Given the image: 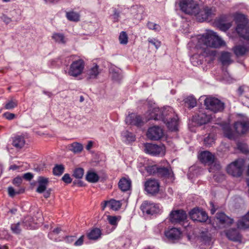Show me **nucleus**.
<instances>
[{
  "mask_svg": "<svg viewBox=\"0 0 249 249\" xmlns=\"http://www.w3.org/2000/svg\"><path fill=\"white\" fill-rule=\"evenodd\" d=\"M85 68V62L82 59L73 61L70 65L68 74L70 76L76 77L80 75Z\"/></svg>",
  "mask_w": 249,
  "mask_h": 249,
  "instance_id": "423d86ee",
  "label": "nucleus"
},
{
  "mask_svg": "<svg viewBox=\"0 0 249 249\" xmlns=\"http://www.w3.org/2000/svg\"><path fill=\"white\" fill-rule=\"evenodd\" d=\"M233 50L235 54L238 56L245 54L248 51L246 47L241 45L236 46Z\"/></svg>",
  "mask_w": 249,
  "mask_h": 249,
  "instance_id": "f704fd0d",
  "label": "nucleus"
},
{
  "mask_svg": "<svg viewBox=\"0 0 249 249\" xmlns=\"http://www.w3.org/2000/svg\"><path fill=\"white\" fill-rule=\"evenodd\" d=\"M196 17V19L199 22H203L207 19L208 18H204L205 16H207L206 13L204 12V8L200 10L199 9V10L198 12H197L196 14H194V15Z\"/></svg>",
  "mask_w": 249,
  "mask_h": 249,
  "instance_id": "ea45409f",
  "label": "nucleus"
},
{
  "mask_svg": "<svg viewBox=\"0 0 249 249\" xmlns=\"http://www.w3.org/2000/svg\"><path fill=\"white\" fill-rule=\"evenodd\" d=\"M62 179L64 182L67 183H70L71 182V179L68 174H65Z\"/></svg>",
  "mask_w": 249,
  "mask_h": 249,
  "instance_id": "0e129e2a",
  "label": "nucleus"
},
{
  "mask_svg": "<svg viewBox=\"0 0 249 249\" xmlns=\"http://www.w3.org/2000/svg\"><path fill=\"white\" fill-rule=\"evenodd\" d=\"M4 117L8 120H12L15 117V115L14 113L10 112H6L4 114Z\"/></svg>",
  "mask_w": 249,
  "mask_h": 249,
  "instance_id": "338daca9",
  "label": "nucleus"
},
{
  "mask_svg": "<svg viewBox=\"0 0 249 249\" xmlns=\"http://www.w3.org/2000/svg\"><path fill=\"white\" fill-rule=\"evenodd\" d=\"M147 26L149 29L156 32L159 31L160 30V25L152 22H148Z\"/></svg>",
  "mask_w": 249,
  "mask_h": 249,
  "instance_id": "5fc2aeb1",
  "label": "nucleus"
},
{
  "mask_svg": "<svg viewBox=\"0 0 249 249\" xmlns=\"http://www.w3.org/2000/svg\"><path fill=\"white\" fill-rule=\"evenodd\" d=\"M25 144V141L23 137L18 136L13 139V145L17 148H22Z\"/></svg>",
  "mask_w": 249,
  "mask_h": 249,
  "instance_id": "c85d7f7f",
  "label": "nucleus"
},
{
  "mask_svg": "<svg viewBox=\"0 0 249 249\" xmlns=\"http://www.w3.org/2000/svg\"><path fill=\"white\" fill-rule=\"evenodd\" d=\"M37 182L38 186L36 191L38 193H43L47 189L49 183V178L43 177H39Z\"/></svg>",
  "mask_w": 249,
  "mask_h": 249,
  "instance_id": "412c9836",
  "label": "nucleus"
},
{
  "mask_svg": "<svg viewBox=\"0 0 249 249\" xmlns=\"http://www.w3.org/2000/svg\"><path fill=\"white\" fill-rule=\"evenodd\" d=\"M107 219L110 224L116 226H117L120 218L116 216L108 215L107 216Z\"/></svg>",
  "mask_w": 249,
  "mask_h": 249,
  "instance_id": "603ef678",
  "label": "nucleus"
},
{
  "mask_svg": "<svg viewBox=\"0 0 249 249\" xmlns=\"http://www.w3.org/2000/svg\"><path fill=\"white\" fill-rule=\"evenodd\" d=\"M18 105V101L16 100H11L8 101L5 105V108L6 109H12Z\"/></svg>",
  "mask_w": 249,
  "mask_h": 249,
  "instance_id": "09e8293b",
  "label": "nucleus"
},
{
  "mask_svg": "<svg viewBox=\"0 0 249 249\" xmlns=\"http://www.w3.org/2000/svg\"><path fill=\"white\" fill-rule=\"evenodd\" d=\"M187 218V214L182 210L172 211L170 214L169 219L174 224L178 223L185 220Z\"/></svg>",
  "mask_w": 249,
  "mask_h": 249,
  "instance_id": "f8f14e48",
  "label": "nucleus"
},
{
  "mask_svg": "<svg viewBox=\"0 0 249 249\" xmlns=\"http://www.w3.org/2000/svg\"><path fill=\"white\" fill-rule=\"evenodd\" d=\"M235 18L238 23L236 28V31L237 34L243 38L249 40V26L247 25V18L245 15L236 13L235 15Z\"/></svg>",
  "mask_w": 249,
  "mask_h": 249,
  "instance_id": "7ed1b4c3",
  "label": "nucleus"
},
{
  "mask_svg": "<svg viewBox=\"0 0 249 249\" xmlns=\"http://www.w3.org/2000/svg\"><path fill=\"white\" fill-rule=\"evenodd\" d=\"M146 191L149 194H155L159 191L160 184L156 179H149L144 184Z\"/></svg>",
  "mask_w": 249,
  "mask_h": 249,
  "instance_id": "2eb2a0df",
  "label": "nucleus"
},
{
  "mask_svg": "<svg viewBox=\"0 0 249 249\" xmlns=\"http://www.w3.org/2000/svg\"><path fill=\"white\" fill-rule=\"evenodd\" d=\"M159 166L157 165H153L145 167V170L149 175H155L157 176Z\"/></svg>",
  "mask_w": 249,
  "mask_h": 249,
  "instance_id": "c03bdc74",
  "label": "nucleus"
},
{
  "mask_svg": "<svg viewBox=\"0 0 249 249\" xmlns=\"http://www.w3.org/2000/svg\"><path fill=\"white\" fill-rule=\"evenodd\" d=\"M20 223L18 222L16 224H13L11 226V229L13 233L15 234H19L21 231L20 227Z\"/></svg>",
  "mask_w": 249,
  "mask_h": 249,
  "instance_id": "864d4df0",
  "label": "nucleus"
},
{
  "mask_svg": "<svg viewBox=\"0 0 249 249\" xmlns=\"http://www.w3.org/2000/svg\"><path fill=\"white\" fill-rule=\"evenodd\" d=\"M1 19L2 21L5 22L6 24H9L12 21V19L11 18H9L6 15H3L1 17Z\"/></svg>",
  "mask_w": 249,
  "mask_h": 249,
  "instance_id": "774afa93",
  "label": "nucleus"
},
{
  "mask_svg": "<svg viewBox=\"0 0 249 249\" xmlns=\"http://www.w3.org/2000/svg\"><path fill=\"white\" fill-rule=\"evenodd\" d=\"M190 216L193 221L204 222L208 219V216L205 212L201 209L195 208L190 212Z\"/></svg>",
  "mask_w": 249,
  "mask_h": 249,
  "instance_id": "1a4fd4ad",
  "label": "nucleus"
},
{
  "mask_svg": "<svg viewBox=\"0 0 249 249\" xmlns=\"http://www.w3.org/2000/svg\"><path fill=\"white\" fill-rule=\"evenodd\" d=\"M114 22H118L120 18V13L116 9L114 10V14L112 16Z\"/></svg>",
  "mask_w": 249,
  "mask_h": 249,
  "instance_id": "e2e57ef3",
  "label": "nucleus"
},
{
  "mask_svg": "<svg viewBox=\"0 0 249 249\" xmlns=\"http://www.w3.org/2000/svg\"><path fill=\"white\" fill-rule=\"evenodd\" d=\"M110 73L112 78L115 80H119L122 77L120 70L117 68H110Z\"/></svg>",
  "mask_w": 249,
  "mask_h": 249,
  "instance_id": "2f4dec72",
  "label": "nucleus"
},
{
  "mask_svg": "<svg viewBox=\"0 0 249 249\" xmlns=\"http://www.w3.org/2000/svg\"><path fill=\"white\" fill-rule=\"evenodd\" d=\"M231 22L221 23L219 24L218 27L220 30L226 31L231 26Z\"/></svg>",
  "mask_w": 249,
  "mask_h": 249,
  "instance_id": "4d7b16f0",
  "label": "nucleus"
},
{
  "mask_svg": "<svg viewBox=\"0 0 249 249\" xmlns=\"http://www.w3.org/2000/svg\"><path fill=\"white\" fill-rule=\"evenodd\" d=\"M144 151L149 154L157 156L164 154V148L156 144L147 143L145 145Z\"/></svg>",
  "mask_w": 249,
  "mask_h": 249,
  "instance_id": "ddd939ff",
  "label": "nucleus"
},
{
  "mask_svg": "<svg viewBox=\"0 0 249 249\" xmlns=\"http://www.w3.org/2000/svg\"><path fill=\"white\" fill-rule=\"evenodd\" d=\"M204 12L206 13L207 16H205L204 18H211L213 17L216 14V10L215 7H204Z\"/></svg>",
  "mask_w": 249,
  "mask_h": 249,
  "instance_id": "72a5a7b5",
  "label": "nucleus"
},
{
  "mask_svg": "<svg viewBox=\"0 0 249 249\" xmlns=\"http://www.w3.org/2000/svg\"><path fill=\"white\" fill-rule=\"evenodd\" d=\"M33 178V175L31 173H27L23 175V178L25 179L30 181Z\"/></svg>",
  "mask_w": 249,
  "mask_h": 249,
  "instance_id": "69168bd1",
  "label": "nucleus"
},
{
  "mask_svg": "<svg viewBox=\"0 0 249 249\" xmlns=\"http://www.w3.org/2000/svg\"><path fill=\"white\" fill-rule=\"evenodd\" d=\"M52 38L55 42L60 44H65L66 42V39L63 34L59 33L53 34Z\"/></svg>",
  "mask_w": 249,
  "mask_h": 249,
  "instance_id": "4c0bfd02",
  "label": "nucleus"
},
{
  "mask_svg": "<svg viewBox=\"0 0 249 249\" xmlns=\"http://www.w3.org/2000/svg\"><path fill=\"white\" fill-rule=\"evenodd\" d=\"M237 148L242 152L247 153L249 152V147L247 144L243 142H238L237 144Z\"/></svg>",
  "mask_w": 249,
  "mask_h": 249,
  "instance_id": "3c124183",
  "label": "nucleus"
},
{
  "mask_svg": "<svg viewBox=\"0 0 249 249\" xmlns=\"http://www.w3.org/2000/svg\"><path fill=\"white\" fill-rule=\"evenodd\" d=\"M204 104L207 109H209L214 112L222 111L224 108V104L217 98L209 97L204 101Z\"/></svg>",
  "mask_w": 249,
  "mask_h": 249,
  "instance_id": "39448f33",
  "label": "nucleus"
},
{
  "mask_svg": "<svg viewBox=\"0 0 249 249\" xmlns=\"http://www.w3.org/2000/svg\"><path fill=\"white\" fill-rule=\"evenodd\" d=\"M120 43L122 44H126L128 42V36L125 32H121L119 37Z\"/></svg>",
  "mask_w": 249,
  "mask_h": 249,
  "instance_id": "de8ad7c7",
  "label": "nucleus"
},
{
  "mask_svg": "<svg viewBox=\"0 0 249 249\" xmlns=\"http://www.w3.org/2000/svg\"><path fill=\"white\" fill-rule=\"evenodd\" d=\"M131 11L132 13L134 14V16H135L136 15L142 14L143 10L142 6L137 5L132 8Z\"/></svg>",
  "mask_w": 249,
  "mask_h": 249,
  "instance_id": "6e6d98bb",
  "label": "nucleus"
},
{
  "mask_svg": "<svg viewBox=\"0 0 249 249\" xmlns=\"http://www.w3.org/2000/svg\"><path fill=\"white\" fill-rule=\"evenodd\" d=\"M224 134L225 137L229 139H233L235 138V134L232 131L229 126L224 127Z\"/></svg>",
  "mask_w": 249,
  "mask_h": 249,
  "instance_id": "37998d69",
  "label": "nucleus"
},
{
  "mask_svg": "<svg viewBox=\"0 0 249 249\" xmlns=\"http://www.w3.org/2000/svg\"><path fill=\"white\" fill-rule=\"evenodd\" d=\"M121 203L120 201H117L114 199L109 200V207L113 210H118L121 207Z\"/></svg>",
  "mask_w": 249,
  "mask_h": 249,
  "instance_id": "79ce46f5",
  "label": "nucleus"
},
{
  "mask_svg": "<svg viewBox=\"0 0 249 249\" xmlns=\"http://www.w3.org/2000/svg\"><path fill=\"white\" fill-rule=\"evenodd\" d=\"M131 182L130 179L125 178H121L119 183V188L123 192L127 191L129 190L131 187Z\"/></svg>",
  "mask_w": 249,
  "mask_h": 249,
  "instance_id": "b1692460",
  "label": "nucleus"
},
{
  "mask_svg": "<svg viewBox=\"0 0 249 249\" xmlns=\"http://www.w3.org/2000/svg\"><path fill=\"white\" fill-rule=\"evenodd\" d=\"M141 209L143 213H145L148 214L157 213L160 211V207L158 204L147 201H145L142 203Z\"/></svg>",
  "mask_w": 249,
  "mask_h": 249,
  "instance_id": "6e6552de",
  "label": "nucleus"
},
{
  "mask_svg": "<svg viewBox=\"0 0 249 249\" xmlns=\"http://www.w3.org/2000/svg\"><path fill=\"white\" fill-rule=\"evenodd\" d=\"M125 123L127 124L141 126L143 121L141 117L136 113H130L125 118Z\"/></svg>",
  "mask_w": 249,
  "mask_h": 249,
  "instance_id": "a211bd4d",
  "label": "nucleus"
},
{
  "mask_svg": "<svg viewBox=\"0 0 249 249\" xmlns=\"http://www.w3.org/2000/svg\"><path fill=\"white\" fill-rule=\"evenodd\" d=\"M226 237L231 241L241 242L242 235L238 230L235 228H231L225 231Z\"/></svg>",
  "mask_w": 249,
  "mask_h": 249,
  "instance_id": "dca6fc26",
  "label": "nucleus"
},
{
  "mask_svg": "<svg viewBox=\"0 0 249 249\" xmlns=\"http://www.w3.org/2000/svg\"><path fill=\"white\" fill-rule=\"evenodd\" d=\"M237 225L239 229H244L249 228V211L238 221Z\"/></svg>",
  "mask_w": 249,
  "mask_h": 249,
  "instance_id": "a878e982",
  "label": "nucleus"
},
{
  "mask_svg": "<svg viewBox=\"0 0 249 249\" xmlns=\"http://www.w3.org/2000/svg\"><path fill=\"white\" fill-rule=\"evenodd\" d=\"M220 59L223 65L229 64L231 61L230 53L228 52H223L221 54Z\"/></svg>",
  "mask_w": 249,
  "mask_h": 249,
  "instance_id": "a19ab883",
  "label": "nucleus"
},
{
  "mask_svg": "<svg viewBox=\"0 0 249 249\" xmlns=\"http://www.w3.org/2000/svg\"><path fill=\"white\" fill-rule=\"evenodd\" d=\"M185 104L188 107L193 108L196 105V99L192 96L187 97L184 99Z\"/></svg>",
  "mask_w": 249,
  "mask_h": 249,
  "instance_id": "e433bc0d",
  "label": "nucleus"
},
{
  "mask_svg": "<svg viewBox=\"0 0 249 249\" xmlns=\"http://www.w3.org/2000/svg\"><path fill=\"white\" fill-rule=\"evenodd\" d=\"M180 234V231L177 228H172L165 232V235L172 240L178 239Z\"/></svg>",
  "mask_w": 249,
  "mask_h": 249,
  "instance_id": "393cba45",
  "label": "nucleus"
},
{
  "mask_svg": "<svg viewBox=\"0 0 249 249\" xmlns=\"http://www.w3.org/2000/svg\"><path fill=\"white\" fill-rule=\"evenodd\" d=\"M199 159L202 162L211 165L214 162V156L211 152L205 151L200 153Z\"/></svg>",
  "mask_w": 249,
  "mask_h": 249,
  "instance_id": "6ab92c4d",
  "label": "nucleus"
},
{
  "mask_svg": "<svg viewBox=\"0 0 249 249\" xmlns=\"http://www.w3.org/2000/svg\"><path fill=\"white\" fill-rule=\"evenodd\" d=\"M211 118L210 115L201 112L193 117V121L199 125H202L209 122Z\"/></svg>",
  "mask_w": 249,
  "mask_h": 249,
  "instance_id": "aec40b11",
  "label": "nucleus"
},
{
  "mask_svg": "<svg viewBox=\"0 0 249 249\" xmlns=\"http://www.w3.org/2000/svg\"><path fill=\"white\" fill-rule=\"evenodd\" d=\"M22 182V178L20 177H17L13 180V183L16 186L19 187Z\"/></svg>",
  "mask_w": 249,
  "mask_h": 249,
  "instance_id": "680f3d73",
  "label": "nucleus"
},
{
  "mask_svg": "<svg viewBox=\"0 0 249 249\" xmlns=\"http://www.w3.org/2000/svg\"><path fill=\"white\" fill-rule=\"evenodd\" d=\"M163 115V114L161 113V109H160L156 105L154 104L146 113V120H162Z\"/></svg>",
  "mask_w": 249,
  "mask_h": 249,
  "instance_id": "9b49d317",
  "label": "nucleus"
},
{
  "mask_svg": "<svg viewBox=\"0 0 249 249\" xmlns=\"http://www.w3.org/2000/svg\"><path fill=\"white\" fill-rule=\"evenodd\" d=\"M194 44L193 52L199 55L210 54L209 48H220L226 45L225 41L216 32L212 30H207L203 34L197 35L189 44L191 46Z\"/></svg>",
  "mask_w": 249,
  "mask_h": 249,
  "instance_id": "f257e3e1",
  "label": "nucleus"
},
{
  "mask_svg": "<svg viewBox=\"0 0 249 249\" xmlns=\"http://www.w3.org/2000/svg\"><path fill=\"white\" fill-rule=\"evenodd\" d=\"M245 160L239 159L230 164L227 167L228 173L233 177H240L242 174Z\"/></svg>",
  "mask_w": 249,
  "mask_h": 249,
  "instance_id": "20e7f679",
  "label": "nucleus"
},
{
  "mask_svg": "<svg viewBox=\"0 0 249 249\" xmlns=\"http://www.w3.org/2000/svg\"><path fill=\"white\" fill-rule=\"evenodd\" d=\"M8 194L11 197H14L16 195L23 193L24 189L20 188L18 190H16L12 186H9L7 188Z\"/></svg>",
  "mask_w": 249,
  "mask_h": 249,
  "instance_id": "c9c22d12",
  "label": "nucleus"
},
{
  "mask_svg": "<svg viewBox=\"0 0 249 249\" xmlns=\"http://www.w3.org/2000/svg\"><path fill=\"white\" fill-rule=\"evenodd\" d=\"M69 149L75 154L80 153L83 149V145L78 142H74L68 145Z\"/></svg>",
  "mask_w": 249,
  "mask_h": 249,
  "instance_id": "cd10ccee",
  "label": "nucleus"
},
{
  "mask_svg": "<svg viewBox=\"0 0 249 249\" xmlns=\"http://www.w3.org/2000/svg\"><path fill=\"white\" fill-rule=\"evenodd\" d=\"M215 141V136L213 134H210L204 139V144L207 146H212Z\"/></svg>",
  "mask_w": 249,
  "mask_h": 249,
  "instance_id": "58836bf2",
  "label": "nucleus"
},
{
  "mask_svg": "<svg viewBox=\"0 0 249 249\" xmlns=\"http://www.w3.org/2000/svg\"><path fill=\"white\" fill-rule=\"evenodd\" d=\"M101 235V231L98 228L91 230L88 234V237L91 240H97L99 238Z\"/></svg>",
  "mask_w": 249,
  "mask_h": 249,
  "instance_id": "7c9ffc66",
  "label": "nucleus"
},
{
  "mask_svg": "<svg viewBox=\"0 0 249 249\" xmlns=\"http://www.w3.org/2000/svg\"><path fill=\"white\" fill-rule=\"evenodd\" d=\"M234 129L237 134H245L249 131V119L244 117L234 124Z\"/></svg>",
  "mask_w": 249,
  "mask_h": 249,
  "instance_id": "9d476101",
  "label": "nucleus"
},
{
  "mask_svg": "<svg viewBox=\"0 0 249 249\" xmlns=\"http://www.w3.org/2000/svg\"><path fill=\"white\" fill-rule=\"evenodd\" d=\"M214 178L217 182H221L225 179V175L220 172L216 173L214 176Z\"/></svg>",
  "mask_w": 249,
  "mask_h": 249,
  "instance_id": "052dcab7",
  "label": "nucleus"
},
{
  "mask_svg": "<svg viewBox=\"0 0 249 249\" xmlns=\"http://www.w3.org/2000/svg\"><path fill=\"white\" fill-rule=\"evenodd\" d=\"M86 178L89 182L96 183L99 180V177L96 173L89 171L87 173Z\"/></svg>",
  "mask_w": 249,
  "mask_h": 249,
  "instance_id": "c756f323",
  "label": "nucleus"
},
{
  "mask_svg": "<svg viewBox=\"0 0 249 249\" xmlns=\"http://www.w3.org/2000/svg\"><path fill=\"white\" fill-rule=\"evenodd\" d=\"M166 124L167 127L171 131H176L178 129V119L177 115L171 118L170 120H168L164 122Z\"/></svg>",
  "mask_w": 249,
  "mask_h": 249,
  "instance_id": "5701e85b",
  "label": "nucleus"
},
{
  "mask_svg": "<svg viewBox=\"0 0 249 249\" xmlns=\"http://www.w3.org/2000/svg\"><path fill=\"white\" fill-rule=\"evenodd\" d=\"M161 113L163 114V118L162 119L163 122L168 121V120H170L171 118L177 115L175 114L173 108L170 107H164L163 108L161 109Z\"/></svg>",
  "mask_w": 249,
  "mask_h": 249,
  "instance_id": "4be33fe9",
  "label": "nucleus"
},
{
  "mask_svg": "<svg viewBox=\"0 0 249 249\" xmlns=\"http://www.w3.org/2000/svg\"><path fill=\"white\" fill-rule=\"evenodd\" d=\"M33 218L31 216H28L26 217L23 221V224L26 226L27 228L31 227V223L32 222Z\"/></svg>",
  "mask_w": 249,
  "mask_h": 249,
  "instance_id": "bf43d9fd",
  "label": "nucleus"
},
{
  "mask_svg": "<svg viewBox=\"0 0 249 249\" xmlns=\"http://www.w3.org/2000/svg\"><path fill=\"white\" fill-rule=\"evenodd\" d=\"M100 71L99 68L97 65H95L93 67L89 69L87 72V77L88 79H95L97 78L99 74Z\"/></svg>",
  "mask_w": 249,
  "mask_h": 249,
  "instance_id": "bb28decb",
  "label": "nucleus"
},
{
  "mask_svg": "<svg viewBox=\"0 0 249 249\" xmlns=\"http://www.w3.org/2000/svg\"><path fill=\"white\" fill-rule=\"evenodd\" d=\"M66 17L68 20L72 21H78L80 19L79 14L74 11L66 12Z\"/></svg>",
  "mask_w": 249,
  "mask_h": 249,
  "instance_id": "473e14b6",
  "label": "nucleus"
},
{
  "mask_svg": "<svg viewBox=\"0 0 249 249\" xmlns=\"http://www.w3.org/2000/svg\"><path fill=\"white\" fill-rule=\"evenodd\" d=\"M157 176L170 179L171 180L174 179L173 172L170 166H167L166 167L159 166Z\"/></svg>",
  "mask_w": 249,
  "mask_h": 249,
  "instance_id": "f3484780",
  "label": "nucleus"
},
{
  "mask_svg": "<svg viewBox=\"0 0 249 249\" xmlns=\"http://www.w3.org/2000/svg\"><path fill=\"white\" fill-rule=\"evenodd\" d=\"M176 3L181 11L188 15H194L199 10L198 0H177Z\"/></svg>",
  "mask_w": 249,
  "mask_h": 249,
  "instance_id": "f03ea898",
  "label": "nucleus"
},
{
  "mask_svg": "<svg viewBox=\"0 0 249 249\" xmlns=\"http://www.w3.org/2000/svg\"><path fill=\"white\" fill-rule=\"evenodd\" d=\"M215 222L216 227L218 228H222L230 226L233 222V220L227 216L223 213H217L216 215Z\"/></svg>",
  "mask_w": 249,
  "mask_h": 249,
  "instance_id": "0eeeda50",
  "label": "nucleus"
},
{
  "mask_svg": "<svg viewBox=\"0 0 249 249\" xmlns=\"http://www.w3.org/2000/svg\"><path fill=\"white\" fill-rule=\"evenodd\" d=\"M148 41L149 43L154 46L157 49L160 46V42L155 38H150Z\"/></svg>",
  "mask_w": 249,
  "mask_h": 249,
  "instance_id": "13d9d810",
  "label": "nucleus"
},
{
  "mask_svg": "<svg viewBox=\"0 0 249 249\" xmlns=\"http://www.w3.org/2000/svg\"><path fill=\"white\" fill-rule=\"evenodd\" d=\"M84 173V171L83 168H78L75 169L73 173V176L77 178H81Z\"/></svg>",
  "mask_w": 249,
  "mask_h": 249,
  "instance_id": "8fccbe9b",
  "label": "nucleus"
},
{
  "mask_svg": "<svg viewBox=\"0 0 249 249\" xmlns=\"http://www.w3.org/2000/svg\"><path fill=\"white\" fill-rule=\"evenodd\" d=\"M249 92V87L243 85L241 87H240L238 89V93L239 95H242L243 94H245V96H247L248 95V93Z\"/></svg>",
  "mask_w": 249,
  "mask_h": 249,
  "instance_id": "49530a36",
  "label": "nucleus"
},
{
  "mask_svg": "<svg viewBox=\"0 0 249 249\" xmlns=\"http://www.w3.org/2000/svg\"><path fill=\"white\" fill-rule=\"evenodd\" d=\"M147 137L152 140H158L163 135L162 129L158 126H154L149 128L147 132Z\"/></svg>",
  "mask_w": 249,
  "mask_h": 249,
  "instance_id": "4468645a",
  "label": "nucleus"
},
{
  "mask_svg": "<svg viewBox=\"0 0 249 249\" xmlns=\"http://www.w3.org/2000/svg\"><path fill=\"white\" fill-rule=\"evenodd\" d=\"M64 171V167L63 165H56L53 169V173L55 176H60Z\"/></svg>",
  "mask_w": 249,
  "mask_h": 249,
  "instance_id": "a18cd8bd",
  "label": "nucleus"
}]
</instances>
